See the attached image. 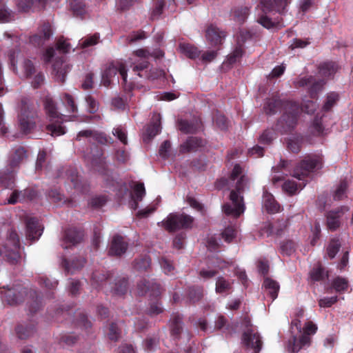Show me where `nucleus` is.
Instances as JSON below:
<instances>
[{"label": "nucleus", "instance_id": "1", "mask_svg": "<svg viewBox=\"0 0 353 353\" xmlns=\"http://www.w3.org/2000/svg\"><path fill=\"white\" fill-rule=\"evenodd\" d=\"M263 110L268 115H273L279 110L284 111L276 124V130L281 134L290 133L295 128L299 115V103L282 100L276 94L267 99Z\"/></svg>", "mask_w": 353, "mask_h": 353}, {"label": "nucleus", "instance_id": "2", "mask_svg": "<svg viewBox=\"0 0 353 353\" xmlns=\"http://www.w3.org/2000/svg\"><path fill=\"white\" fill-rule=\"evenodd\" d=\"M25 296H29L31 301L28 302L29 311L31 314L36 313L41 306V299L38 292L34 290H30L21 285H15L3 292L2 299L10 305H17L24 301Z\"/></svg>", "mask_w": 353, "mask_h": 353}, {"label": "nucleus", "instance_id": "3", "mask_svg": "<svg viewBox=\"0 0 353 353\" xmlns=\"http://www.w3.org/2000/svg\"><path fill=\"white\" fill-rule=\"evenodd\" d=\"M137 292L140 296L149 295L151 302L148 312L150 315H158L163 312L162 303L160 301L161 288L159 283L153 280L143 279L137 283Z\"/></svg>", "mask_w": 353, "mask_h": 353}, {"label": "nucleus", "instance_id": "4", "mask_svg": "<svg viewBox=\"0 0 353 353\" xmlns=\"http://www.w3.org/2000/svg\"><path fill=\"white\" fill-rule=\"evenodd\" d=\"M290 2V0H261L263 12L265 14L258 18L257 22L267 29L281 26L283 19L281 17L272 19L267 16L266 13L275 11L283 14Z\"/></svg>", "mask_w": 353, "mask_h": 353}, {"label": "nucleus", "instance_id": "5", "mask_svg": "<svg viewBox=\"0 0 353 353\" xmlns=\"http://www.w3.org/2000/svg\"><path fill=\"white\" fill-rule=\"evenodd\" d=\"M248 184V179L246 176L242 175L237 181L234 190H232L230 194V199L232 204L225 203L223 205V212L234 218H238L244 212L245 206L243 204V198L240 194L244 192V190Z\"/></svg>", "mask_w": 353, "mask_h": 353}, {"label": "nucleus", "instance_id": "6", "mask_svg": "<svg viewBox=\"0 0 353 353\" xmlns=\"http://www.w3.org/2000/svg\"><path fill=\"white\" fill-rule=\"evenodd\" d=\"M43 106L50 121V123L46 125L48 133L54 137L65 134V128L62 125L65 116L58 112L55 101L51 97H46L43 101Z\"/></svg>", "mask_w": 353, "mask_h": 353}, {"label": "nucleus", "instance_id": "7", "mask_svg": "<svg viewBox=\"0 0 353 353\" xmlns=\"http://www.w3.org/2000/svg\"><path fill=\"white\" fill-rule=\"evenodd\" d=\"M323 161L321 156L311 154L305 157L295 166L293 176L302 180L310 173L323 168Z\"/></svg>", "mask_w": 353, "mask_h": 353}, {"label": "nucleus", "instance_id": "8", "mask_svg": "<svg viewBox=\"0 0 353 353\" xmlns=\"http://www.w3.org/2000/svg\"><path fill=\"white\" fill-rule=\"evenodd\" d=\"M4 257L11 265H16L20 262L19 237L15 230L10 229L8 232L7 239L3 245Z\"/></svg>", "mask_w": 353, "mask_h": 353}, {"label": "nucleus", "instance_id": "9", "mask_svg": "<svg viewBox=\"0 0 353 353\" xmlns=\"http://www.w3.org/2000/svg\"><path fill=\"white\" fill-rule=\"evenodd\" d=\"M20 109L19 114L20 128L23 133H30L35 126L34 119L37 117V111L26 98L21 100Z\"/></svg>", "mask_w": 353, "mask_h": 353}, {"label": "nucleus", "instance_id": "10", "mask_svg": "<svg viewBox=\"0 0 353 353\" xmlns=\"http://www.w3.org/2000/svg\"><path fill=\"white\" fill-rule=\"evenodd\" d=\"M194 219L185 214L170 213L162 221V225L169 232H173L181 229L192 228Z\"/></svg>", "mask_w": 353, "mask_h": 353}, {"label": "nucleus", "instance_id": "11", "mask_svg": "<svg viewBox=\"0 0 353 353\" xmlns=\"http://www.w3.org/2000/svg\"><path fill=\"white\" fill-rule=\"evenodd\" d=\"M243 324L246 327V330L242 334V344L246 348L253 349L254 353H259L262 348L263 343L259 334L254 331L248 317L244 318Z\"/></svg>", "mask_w": 353, "mask_h": 353}, {"label": "nucleus", "instance_id": "12", "mask_svg": "<svg viewBox=\"0 0 353 353\" xmlns=\"http://www.w3.org/2000/svg\"><path fill=\"white\" fill-rule=\"evenodd\" d=\"M117 73H119L122 78V84L125 87V89H130V86L127 85V70L125 64L120 61L111 63L107 66L105 70L102 74L101 82L105 87L110 85L112 78L114 77Z\"/></svg>", "mask_w": 353, "mask_h": 353}, {"label": "nucleus", "instance_id": "13", "mask_svg": "<svg viewBox=\"0 0 353 353\" xmlns=\"http://www.w3.org/2000/svg\"><path fill=\"white\" fill-rule=\"evenodd\" d=\"M53 34L51 24L49 22H43L38 28V32L30 37L29 41L36 47L43 46Z\"/></svg>", "mask_w": 353, "mask_h": 353}, {"label": "nucleus", "instance_id": "14", "mask_svg": "<svg viewBox=\"0 0 353 353\" xmlns=\"http://www.w3.org/2000/svg\"><path fill=\"white\" fill-rule=\"evenodd\" d=\"M83 232L77 228H70L65 230L63 236V248L68 249L79 243L83 239Z\"/></svg>", "mask_w": 353, "mask_h": 353}, {"label": "nucleus", "instance_id": "15", "mask_svg": "<svg viewBox=\"0 0 353 353\" xmlns=\"http://www.w3.org/2000/svg\"><path fill=\"white\" fill-rule=\"evenodd\" d=\"M347 210V208L342 206L334 210L328 212L326 216L327 228L332 231H335L338 229L341 225L340 219Z\"/></svg>", "mask_w": 353, "mask_h": 353}, {"label": "nucleus", "instance_id": "16", "mask_svg": "<svg viewBox=\"0 0 353 353\" xmlns=\"http://www.w3.org/2000/svg\"><path fill=\"white\" fill-rule=\"evenodd\" d=\"M128 248V243L124 238L120 235H114L112 239L108 254L110 256H121L125 253Z\"/></svg>", "mask_w": 353, "mask_h": 353}, {"label": "nucleus", "instance_id": "17", "mask_svg": "<svg viewBox=\"0 0 353 353\" xmlns=\"http://www.w3.org/2000/svg\"><path fill=\"white\" fill-rule=\"evenodd\" d=\"M26 237L30 241L38 240L43 232L38 219L35 217H29L26 219Z\"/></svg>", "mask_w": 353, "mask_h": 353}, {"label": "nucleus", "instance_id": "18", "mask_svg": "<svg viewBox=\"0 0 353 353\" xmlns=\"http://www.w3.org/2000/svg\"><path fill=\"white\" fill-rule=\"evenodd\" d=\"M225 36V32L220 30L213 24L208 26L205 30L206 39L214 46L221 45Z\"/></svg>", "mask_w": 353, "mask_h": 353}, {"label": "nucleus", "instance_id": "19", "mask_svg": "<svg viewBox=\"0 0 353 353\" xmlns=\"http://www.w3.org/2000/svg\"><path fill=\"white\" fill-rule=\"evenodd\" d=\"M112 276V273L108 271L95 270L92 275L91 284L96 289H103Z\"/></svg>", "mask_w": 353, "mask_h": 353}, {"label": "nucleus", "instance_id": "20", "mask_svg": "<svg viewBox=\"0 0 353 353\" xmlns=\"http://www.w3.org/2000/svg\"><path fill=\"white\" fill-rule=\"evenodd\" d=\"M52 68L57 80L64 83L67 73L70 70V66L65 63L64 58L63 57L57 58L52 65Z\"/></svg>", "mask_w": 353, "mask_h": 353}, {"label": "nucleus", "instance_id": "21", "mask_svg": "<svg viewBox=\"0 0 353 353\" xmlns=\"http://www.w3.org/2000/svg\"><path fill=\"white\" fill-rule=\"evenodd\" d=\"M186 303L189 305H195L199 303L204 296V289L200 285H192L187 288Z\"/></svg>", "mask_w": 353, "mask_h": 353}, {"label": "nucleus", "instance_id": "22", "mask_svg": "<svg viewBox=\"0 0 353 353\" xmlns=\"http://www.w3.org/2000/svg\"><path fill=\"white\" fill-rule=\"evenodd\" d=\"M47 0H18L17 7L20 11L28 12L31 9H43Z\"/></svg>", "mask_w": 353, "mask_h": 353}, {"label": "nucleus", "instance_id": "23", "mask_svg": "<svg viewBox=\"0 0 353 353\" xmlns=\"http://www.w3.org/2000/svg\"><path fill=\"white\" fill-rule=\"evenodd\" d=\"M128 279L126 277H118L110 287V292L113 296H121L128 290Z\"/></svg>", "mask_w": 353, "mask_h": 353}, {"label": "nucleus", "instance_id": "24", "mask_svg": "<svg viewBox=\"0 0 353 353\" xmlns=\"http://www.w3.org/2000/svg\"><path fill=\"white\" fill-rule=\"evenodd\" d=\"M17 336L20 339H27L34 335L36 332V324L34 322L19 324L15 328Z\"/></svg>", "mask_w": 353, "mask_h": 353}, {"label": "nucleus", "instance_id": "25", "mask_svg": "<svg viewBox=\"0 0 353 353\" xmlns=\"http://www.w3.org/2000/svg\"><path fill=\"white\" fill-rule=\"evenodd\" d=\"M309 276L312 282L323 281L328 278L329 273L321 263H318L310 271Z\"/></svg>", "mask_w": 353, "mask_h": 353}, {"label": "nucleus", "instance_id": "26", "mask_svg": "<svg viewBox=\"0 0 353 353\" xmlns=\"http://www.w3.org/2000/svg\"><path fill=\"white\" fill-rule=\"evenodd\" d=\"M263 288L265 294L269 296L272 301L276 299L280 290L279 283L270 277H265L263 280Z\"/></svg>", "mask_w": 353, "mask_h": 353}, {"label": "nucleus", "instance_id": "27", "mask_svg": "<svg viewBox=\"0 0 353 353\" xmlns=\"http://www.w3.org/2000/svg\"><path fill=\"white\" fill-rule=\"evenodd\" d=\"M170 332L179 338L183 331V316L179 312L173 313L170 320Z\"/></svg>", "mask_w": 353, "mask_h": 353}, {"label": "nucleus", "instance_id": "28", "mask_svg": "<svg viewBox=\"0 0 353 353\" xmlns=\"http://www.w3.org/2000/svg\"><path fill=\"white\" fill-rule=\"evenodd\" d=\"M85 263L86 260L84 258L79 257L73 259L71 261L66 259H63L61 265L65 272L73 274L75 271L81 269Z\"/></svg>", "mask_w": 353, "mask_h": 353}, {"label": "nucleus", "instance_id": "29", "mask_svg": "<svg viewBox=\"0 0 353 353\" xmlns=\"http://www.w3.org/2000/svg\"><path fill=\"white\" fill-rule=\"evenodd\" d=\"M263 207L269 214H274L279 212V204L275 200L274 196L268 192H263Z\"/></svg>", "mask_w": 353, "mask_h": 353}, {"label": "nucleus", "instance_id": "30", "mask_svg": "<svg viewBox=\"0 0 353 353\" xmlns=\"http://www.w3.org/2000/svg\"><path fill=\"white\" fill-rule=\"evenodd\" d=\"M161 116L159 114H154L152 117L151 123L146 128L145 137L148 140H150L157 135L161 132Z\"/></svg>", "mask_w": 353, "mask_h": 353}, {"label": "nucleus", "instance_id": "31", "mask_svg": "<svg viewBox=\"0 0 353 353\" xmlns=\"http://www.w3.org/2000/svg\"><path fill=\"white\" fill-rule=\"evenodd\" d=\"M204 145L203 139L190 137L187 141L181 145L180 151L181 152H190L196 151L199 148L203 147Z\"/></svg>", "mask_w": 353, "mask_h": 353}, {"label": "nucleus", "instance_id": "32", "mask_svg": "<svg viewBox=\"0 0 353 353\" xmlns=\"http://www.w3.org/2000/svg\"><path fill=\"white\" fill-rule=\"evenodd\" d=\"M338 70V65L335 62H325L319 65V74L325 77L333 76Z\"/></svg>", "mask_w": 353, "mask_h": 353}, {"label": "nucleus", "instance_id": "33", "mask_svg": "<svg viewBox=\"0 0 353 353\" xmlns=\"http://www.w3.org/2000/svg\"><path fill=\"white\" fill-rule=\"evenodd\" d=\"M151 259L148 256H141L133 261V268L137 272H146L150 268Z\"/></svg>", "mask_w": 353, "mask_h": 353}, {"label": "nucleus", "instance_id": "34", "mask_svg": "<svg viewBox=\"0 0 353 353\" xmlns=\"http://www.w3.org/2000/svg\"><path fill=\"white\" fill-rule=\"evenodd\" d=\"M244 52V49L241 45L236 46L234 50L228 56L227 61L223 64L231 66L236 62H239Z\"/></svg>", "mask_w": 353, "mask_h": 353}, {"label": "nucleus", "instance_id": "35", "mask_svg": "<svg viewBox=\"0 0 353 353\" xmlns=\"http://www.w3.org/2000/svg\"><path fill=\"white\" fill-rule=\"evenodd\" d=\"M331 286L336 292L344 293L349 288V282L347 279L338 276L333 279Z\"/></svg>", "mask_w": 353, "mask_h": 353}, {"label": "nucleus", "instance_id": "36", "mask_svg": "<svg viewBox=\"0 0 353 353\" xmlns=\"http://www.w3.org/2000/svg\"><path fill=\"white\" fill-rule=\"evenodd\" d=\"M232 282L225 279L223 276H219L216 282V292L218 294L227 293L228 294L232 289Z\"/></svg>", "mask_w": 353, "mask_h": 353}, {"label": "nucleus", "instance_id": "37", "mask_svg": "<svg viewBox=\"0 0 353 353\" xmlns=\"http://www.w3.org/2000/svg\"><path fill=\"white\" fill-rule=\"evenodd\" d=\"M145 194V189L144 184L142 183H137L133 187V194L132 199L134 201V208L138 207V202L141 201Z\"/></svg>", "mask_w": 353, "mask_h": 353}, {"label": "nucleus", "instance_id": "38", "mask_svg": "<svg viewBox=\"0 0 353 353\" xmlns=\"http://www.w3.org/2000/svg\"><path fill=\"white\" fill-rule=\"evenodd\" d=\"M15 174L14 171L0 173V183L6 188L12 189L14 185Z\"/></svg>", "mask_w": 353, "mask_h": 353}, {"label": "nucleus", "instance_id": "39", "mask_svg": "<svg viewBox=\"0 0 353 353\" xmlns=\"http://www.w3.org/2000/svg\"><path fill=\"white\" fill-rule=\"evenodd\" d=\"M178 128L179 130L185 134L196 133L199 128L198 123H192L186 120H179L178 121Z\"/></svg>", "mask_w": 353, "mask_h": 353}, {"label": "nucleus", "instance_id": "40", "mask_svg": "<svg viewBox=\"0 0 353 353\" xmlns=\"http://www.w3.org/2000/svg\"><path fill=\"white\" fill-rule=\"evenodd\" d=\"M325 84V81L324 79L314 80L310 85H309L308 93L312 99H316L319 92H321L324 85Z\"/></svg>", "mask_w": 353, "mask_h": 353}, {"label": "nucleus", "instance_id": "41", "mask_svg": "<svg viewBox=\"0 0 353 353\" xmlns=\"http://www.w3.org/2000/svg\"><path fill=\"white\" fill-rule=\"evenodd\" d=\"M179 48L181 52L190 59H196L199 56L200 51L198 48L190 43H181Z\"/></svg>", "mask_w": 353, "mask_h": 353}, {"label": "nucleus", "instance_id": "42", "mask_svg": "<svg viewBox=\"0 0 353 353\" xmlns=\"http://www.w3.org/2000/svg\"><path fill=\"white\" fill-rule=\"evenodd\" d=\"M25 157H26V150L22 147L17 148L10 162V168H15Z\"/></svg>", "mask_w": 353, "mask_h": 353}, {"label": "nucleus", "instance_id": "43", "mask_svg": "<svg viewBox=\"0 0 353 353\" xmlns=\"http://www.w3.org/2000/svg\"><path fill=\"white\" fill-rule=\"evenodd\" d=\"M62 101L63 103V105L67 108L68 111L70 113H77L78 112V108L75 103L74 97L68 94V93H64L62 95Z\"/></svg>", "mask_w": 353, "mask_h": 353}, {"label": "nucleus", "instance_id": "44", "mask_svg": "<svg viewBox=\"0 0 353 353\" xmlns=\"http://www.w3.org/2000/svg\"><path fill=\"white\" fill-rule=\"evenodd\" d=\"M70 6L73 14L77 17H82L86 12L85 4L83 0H70Z\"/></svg>", "mask_w": 353, "mask_h": 353}, {"label": "nucleus", "instance_id": "45", "mask_svg": "<svg viewBox=\"0 0 353 353\" xmlns=\"http://www.w3.org/2000/svg\"><path fill=\"white\" fill-rule=\"evenodd\" d=\"M310 132L313 136L319 137L323 134L324 128L322 124V118L315 117L310 127Z\"/></svg>", "mask_w": 353, "mask_h": 353}, {"label": "nucleus", "instance_id": "46", "mask_svg": "<svg viewBox=\"0 0 353 353\" xmlns=\"http://www.w3.org/2000/svg\"><path fill=\"white\" fill-rule=\"evenodd\" d=\"M341 247V241L339 239H332L327 248V254L330 259H334L339 252Z\"/></svg>", "mask_w": 353, "mask_h": 353}, {"label": "nucleus", "instance_id": "47", "mask_svg": "<svg viewBox=\"0 0 353 353\" xmlns=\"http://www.w3.org/2000/svg\"><path fill=\"white\" fill-rule=\"evenodd\" d=\"M48 197L54 203L63 202L66 203L68 202V205L70 206H73V203L70 200H65L63 195L59 192V190L54 188L51 189L48 194Z\"/></svg>", "mask_w": 353, "mask_h": 353}, {"label": "nucleus", "instance_id": "48", "mask_svg": "<svg viewBox=\"0 0 353 353\" xmlns=\"http://www.w3.org/2000/svg\"><path fill=\"white\" fill-rule=\"evenodd\" d=\"M161 269L165 274H173L174 266L173 262L166 256H161L159 260Z\"/></svg>", "mask_w": 353, "mask_h": 353}, {"label": "nucleus", "instance_id": "49", "mask_svg": "<svg viewBox=\"0 0 353 353\" xmlns=\"http://www.w3.org/2000/svg\"><path fill=\"white\" fill-rule=\"evenodd\" d=\"M339 98V94L334 92L328 93L325 102L323 106V110L326 112L330 110L332 108L336 103Z\"/></svg>", "mask_w": 353, "mask_h": 353}, {"label": "nucleus", "instance_id": "50", "mask_svg": "<svg viewBox=\"0 0 353 353\" xmlns=\"http://www.w3.org/2000/svg\"><path fill=\"white\" fill-rule=\"evenodd\" d=\"M99 40V33H95L93 35L88 36L80 40L79 45L81 48H86L98 43Z\"/></svg>", "mask_w": 353, "mask_h": 353}, {"label": "nucleus", "instance_id": "51", "mask_svg": "<svg viewBox=\"0 0 353 353\" xmlns=\"http://www.w3.org/2000/svg\"><path fill=\"white\" fill-rule=\"evenodd\" d=\"M237 230L234 226H228L221 232V236L223 240L230 243L236 236Z\"/></svg>", "mask_w": 353, "mask_h": 353}, {"label": "nucleus", "instance_id": "52", "mask_svg": "<svg viewBox=\"0 0 353 353\" xmlns=\"http://www.w3.org/2000/svg\"><path fill=\"white\" fill-rule=\"evenodd\" d=\"M280 249L283 254L290 256L295 252V243L292 240L283 241L281 243Z\"/></svg>", "mask_w": 353, "mask_h": 353}, {"label": "nucleus", "instance_id": "53", "mask_svg": "<svg viewBox=\"0 0 353 353\" xmlns=\"http://www.w3.org/2000/svg\"><path fill=\"white\" fill-rule=\"evenodd\" d=\"M77 319H76V324L78 326H80L83 329H88L91 327L92 323L88 319L87 316L83 312H78L77 313Z\"/></svg>", "mask_w": 353, "mask_h": 353}, {"label": "nucleus", "instance_id": "54", "mask_svg": "<svg viewBox=\"0 0 353 353\" xmlns=\"http://www.w3.org/2000/svg\"><path fill=\"white\" fill-rule=\"evenodd\" d=\"M249 14V8L246 6L239 8L234 10V16L239 23H243Z\"/></svg>", "mask_w": 353, "mask_h": 353}, {"label": "nucleus", "instance_id": "55", "mask_svg": "<svg viewBox=\"0 0 353 353\" xmlns=\"http://www.w3.org/2000/svg\"><path fill=\"white\" fill-rule=\"evenodd\" d=\"M274 138V130L273 129H267L259 137V142L262 144H270Z\"/></svg>", "mask_w": 353, "mask_h": 353}, {"label": "nucleus", "instance_id": "56", "mask_svg": "<svg viewBox=\"0 0 353 353\" xmlns=\"http://www.w3.org/2000/svg\"><path fill=\"white\" fill-rule=\"evenodd\" d=\"M23 73L26 78H30L36 72V68L32 61L26 59L23 62Z\"/></svg>", "mask_w": 353, "mask_h": 353}, {"label": "nucleus", "instance_id": "57", "mask_svg": "<svg viewBox=\"0 0 353 353\" xmlns=\"http://www.w3.org/2000/svg\"><path fill=\"white\" fill-rule=\"evenodd\" d=\"M70 44L68 42L67 39L63 37L58 38L56 43V48L60 52L66 54L69 52L70 49Z\"/></svg>", "mask_w": 353, "mask_h": 353}, {"label": "nucleus", "instance_id": "58", "mask_svg": "<svg viewBox=\"0 0 353 353\" xmlns=\"http://www.w3.org/2000/svg\"><path fill=\"white\" fill-rule=\"evenodd\" d=\"M317 105L312 100H307L303 102L301 106H299L302 112H304L308 114H313L316 110Z\"/></svg>", "mask_w": 353, "mask_h": 353}, {"label": "nucleus", "instance_id": "59", "mask_svg": "<svg viewBox=\"0 0 353 353\" xmlns=\"http://www.w3.org/2000/svg\"><path fill=\"white\" fill-rule=\"evenodd\" d=\"M112 134L114 137H116L123 144H128V138H127V132L126 131L119 126L117 128H114L112 130Z\"/></svg>", "mask_w": 353, "mask_h": 353}, {"label": "nucleus", "instance_id": "60", "mask_svg": "<svg viewBox=\"0 0 353 353\" xmlns=\"http://www.w3.org/2000/svg\"><path fill=\"white\" fill-rule=\"evenodd\" d=\"M347 188V182L345 181H341L334 192V199L338 201L341 200L345 196Z\"/></svg>", "mask_w": 353, "mask_h": 353}, {"label": "nucleus", "instance_id": "61", "mask_svg": "<svg viewBox=\"0 0 353 353\" xmlns=\"http://www.w3.org/2000/svg\"><path fill=\"white\" fill-rule=\"evenodd\" d=\"M22 192V198L23 201L29 200L32 201L37 197L38 192L35 188L28 187L23 190H21Z\"/></svg>", "mask_w": 353, "mask_h": 353}, {"label": "nucleus", "instance_id": "62", "mask_svg": "<svg viewBox=\"0 0 353 353\" xmlns=\"http://www.w3.org/2000/svg\"><path fill=\"white\" fill-rule=\"evenodd\" d=\"M18 52L14 49H11L8 52V63L10 64V69L16 72L17 70L16 57Z\"/></svg>", "mask_w": 353, "mask_h": 353}, {"label": "nucleus", "instance_id": "63", "mask_svg": "<svg viewBox=\"0 0 353 353\" xmlns=\"http://www.w3.org/2000/svg\"><path fill=\"white\" fill-rule=\"evenodd\" d=\"M298 189L296 183L294 181L288 180L283 185V190L290 195L294 194Z\"/></svg>", "mask_w": 353, "mask_h": 353}, {"label": "nucleus", "instance_id": "64", "mask_svg": "<svg viewBox=\"0 0 353 353\" xmlns=\"http://www.w3.org/2000/svg\"><path fill=\"white\" fill-rule=\"evenodd\" d=\"M12 12L5 6L0 7V21L3 23L10 22L13 19Z\"/></svg>", "mask_w": 353, "mask_h": 353}]
</instances>
